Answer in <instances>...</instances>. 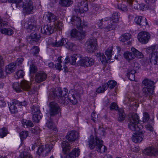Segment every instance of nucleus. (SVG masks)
Listing matches in <instances>:
<instances>
[{
  "label": "nucleus",
  "instance_id": "f257e3e1",
  "mask_svg": "<svg viewBox=\"0 0 158 158\" xmlns=\"http://www.w3.org/2000/svg\"><path fill=\"white\" fill-rule=\"evenodd\" d=\"M88 142L89 147L91 149H94L96 147V150L102 153L105 152L107 150L106 148L103 145V141L97 136L94 139L93 136L90 135Z\"/></svg>",
  "mask_w": 158,
  "mask_h": 158
},
{
  "label": "nucleus",
  "instance_id": "f03ea898",
  "mask_svg": "<svg viewBox=\"0 0 158 158\" xmlns=\"http://www.w3.org/2000/svg\"><path fill=\"white\" fill-rule=\"evenodd\" d=\"M63 94V96H61L59 99L60 102L64 105H67L69 102L72 104L75 105L77 102V100L80 98L79 93L77 91L72 90L69 91L68 97H65Z\"/></svg>",
  "mask_w": 158,
  "mask_h": 158
},
{
  "label": "nucleus",
  "instance_id": "7ed1b4c3",
  "mask_svg": "<svg viewBox=\"0 0 158 158\" xmlns=\"http://www.w3.org/2000/svg\"><path fill=\"white\" fill-rule=\"evenodd\" d=\"M139 121L137 114L136 113L132 114L131 118L129 119V128L133 131H139L143 128L142 126L139 123Z\"/></svg>",
  "mask_w": 158,
  "mask_h": 158
},
{
  "label": "nucleus",
  "instance_id": "20e7f679",
  "mask_svg": "<svg viewBox=\"0 0 158 158\" xmlns=\"http://www.w3.org/2000/svg\"><path fill=\"white\" fill-rule=\"evenodd\" d=\"M88 10V3L86 0H82L75 5L74 10L76 13H82Z\"/></svg>",
  "mask_w": 158,
  "mask_h": 158
},
{
  "label": "nucleus",
  "instance_id": "39448f33",
  "mask_svg": "<svg viewBox=\"0 0 158 158\" xmlns=\"http://www.w3.org/2000/svg\"><path fill=\"white\" fill-rule=\"evenodd\" d=\"M86 51L88 52H93L97 49L98 46L97 40L95 38L89 39L86 42Z\"/></svg>",
  "mask_w": 158,
  "mask_h": 158
},
{
  "label": "nucleus",
  "instance_id": "423d86ee",
  "mask_svg": "<svg viewBox=\"0 0 158 158\" xmlns=\"http://www.w3.org/2000/svg\"><path fill=\"white\" fill-rule=\"evenodd\" d=\"M49 110L50 116H54L59 113L60 108L57 103L51 102L49 104Z\"/></svg>",
  "mask_w": 158,
  "mask_h": 158
},
{
  "label": "nucleus",
  "instance_id": "0eeeda50",
  "mask_svg": "<svg viewBox=\"0 0 158 158\" xmlns=\"http://www.w3.org/2000/svg\"><path fill=\"white\" fill-rule=\"evenodd\" d=\"M72 24L76 26L78 28L81 29L86 26L88 23L86 22H83V23L82 24L81 20L79 17L75 16H73L71 19Z\"/></svg>",
  "mask_w": 158,
  "mask_h": 158
},
{
  "label": "nucleus",
  "instance_id": "6e6552de",
  "mask_svg": "<svg viewBox=\"0 0 158 158\" xmlns=\"http://www.w3.org/2000/svg\"><path fill=\"white\" fill-rule=\"evenodd\" d=\"M110 18H106L103 20H99L98 22V24L99 27L101 28H103L106 29V31H108L112 28V24L111 23L109 24V21Z\"/></svg>",
  "mask_w": 158,
  "mask_h": 158
},
{
  "label": "nucleus",
  "instance_id": "1a4fd4ad",
  "mask_svg": "<svg viewBox=\"0 0 158 158\" xmlns=\"http://www.w3.org/2000/svg\"><path fill=\"white\" fill-rule=\"evenodd\" d=\"M150 38V35L146 31H142L138 35V39L139 41L141 43H147Z\"/></svg>",
  "mask_w": 158,
  "mask_h": 158
},
{
  "label": "nucleus",
  "instance_id": "9d476101",
  "mask_svg": "<svg viewBox=\"0 0 158 158\" xmlns=\"http://www.w3.org/2000/svg\"><path fill=\"white\" fill-rule=\"evenodd\" d=\"M68 93V90L65 89L63 91L59 88H57L53 91L52 94L49 95L48 97L51 99H54L56 97H60L62 96V94L63 93L64 95H67Z\"/></svg>",
  "mask_w": 158,
  "mask_h": 158
},
{
  "label": "nucleus",
  "instance_id": "9b49d317",
  "mask_svg": "<svg viewBox=\"0 0 158 158\" xmlns=\"http://www.w3.org/2000/svg\"><path fill=\"white\" fill-rule=\"evenodd\" d=\"M134 133L132 137V141L135 143H137L141 142L144 136V134L143 131H137Z\"/></svg>",
  "mask_w": 158,
  "mask_h": 158
},
{
  "label": "nucleus",
  "instance_id": "f8f14e48",
  "mask_svg": "<svg viewBox=\"0 0 158 158\" xmlns=\"http://www.w3.org/2000/svg\"><path fill=\"white\" fill-rule=\"evenodd\" d=\"M56 29V27H53L52 25H47L41 27V32L44 35H49L52 33Z\"/></svg>",
  "mask_w": 158,
  "mask_h": 158
},
{
  "label": "nucleus",
  "instance_id": "ddd939ff",
  "mask_svg": "<svg viewBox=\"0 0 158 158\" xmlns=\"http://www.w3.org/2000/svg\"><path fill=\"white\" fill-rule=\"evenodd\" d=\"M70 34L73 37H77L79 39H81L85 36V32L83 31L80 32L77 29H74L71 30Z\"/></svg>",
  "mask_w": 158,
  "mask_h": 158
},
{
  "label": "nucleus",
  "instance_id": "4468645a",
  "mask_svg": "<svg viewBox=\"0 0 158 158\" xmlns=\"http://www.w3.org/2000/svg\"><path fill=\"white\" fill-rule=\"evenodd\" d=\"M132 39L131 35L129 33H125L120 37V40L124 44L130 45L131 44Z\"/></svg>",
  "mask_w": 158,
  "mask_h": 158
},
{
  "label": "nucleus",
  "instance_id": "2eb2a0df",
  "mask_svg": "<svg viewBox=\"0 0 158 158\" xmlns=\"http://www.w3.org/2000/svg\"><path fill=\"white\" fill-rule=\"evenodd\" d=\"M78 133L77 132L71 131L69 132L66 136V138L70 142L74 141L78 137Z\"/></svg>",
  "mask_w": 158,
  "mask_h": 158
},
{
  "label": "nucleus",
  "instance_id": "dca6fc26",
  "mask_svg": "<svg viewBox=\"0 0 158 158\" xmlns=\"http://www.w3.org/2000/svg\"><path fill=\"white\" fill-rule=\"evenodd\" d=\"M47 78L46 74L44 72L37 73L35 75V81L37 83H40L45 80Z\"/></svg>",
  "mask_w": 158,
  "mask_h": 158
},
{
  "label": "nucleus",
  "instance_id": "f3484780",
  "mask_svg": "<svg viewBox=\"0 0 158 158\" xmlns=\"http://www.w3.org/2000/svg\"><path fill=\"white\" fill-rule=\"evenodd\" d=\"M143 152L146 155L152 156H156L158 155V150L153 147L147 148Z\"/></svg>",
  "mask_w": 158,
  "mask_h": 158
},
{
  "label": "nucleus",
  "instance_id": "a211bd4d",
  "mask_svg": "<svg viewBox=\"0 0 158 158\" xmlns=\"http://www.w3.org/2000/svg\"><path fill=\"white\" fill-rule=\"evenodd\" d=\"M135 23L137 24L142 26H144L147 24V19L145 18L144 19H142L141 16H136L135 17Z\"/></svg>",
  "mask_w": 158,
  "mask_h": 158
},
{
  "label": "nucleus",
  "instance_id": "6ab92c4d",
  "mask_svg": "<svg viewBox=\"0 0 158 158\" xmlns=\"http://www.w3.org/2000/svg\"><path fill=\"white\" fill-rule=\"evenodd\" d=\"M31 83L27 81L23 80L20 82V86L22 90L28 91L31 88Z\"/></svg>",
  "mask_w": 158,
  "mask_h": 158
},
{
  "label": "nucleus",
  "instance_id": "aec40b11",
  "mask_svg": "<svg viewBox=\"0 0 158 158\" xmlns=\"http://www.w3.org/2000/svg\"><path fill=\"white\" fill-rule=\"evenodd\" d=\"M53 144L52 143H50L44 146L43 153L42 156H46L48 155V153L50 152L51 150L53 148Z\"/></svg>",
  "mask_w": 158,
  "mask_h": 158
},
{
  "label": "nucleus",
  "instance_id": "412c9836",
  "mask_svg": "<svg viewBox=\"0 0 158 158\" xmlns=\"http://www.w3.org/2000/svg\"><path fill=\"white\" fill-rule=\"evenodd\" d=\"M16 69V64L12 63L6 67L5 71L7 73L10 74Z\"/></svg>",
  "mask_w": 158,
  "mask_h": 158
},
{
  "label": "nucleus",
  "instance_id": "4be33fe9",
  "mask_svg": "<svg viewBox=\"0 0 158 158\" xmlns=\"http://www.w3.org/2000/svg\"><path fill=\"white\" fill-rule=\"evenodd\" d=\"M72 0H59V4L62 7H68L72 5Z\"/></svg>",
  "mask_w": 158,
  "mask_h": 158
},
{
  "label": "nucleus",
  "instance_id": "5701e85b",
  "mask_svg": "<svg viewBox=\"0 0 158 158\" xmlns=\"http://www.w3.org/2000/svg\"><path fill=\"white\" fill-rule=\"evenodd\" d=\"M154 89V88L145 87L143 88V91L144 95L150 96L153 94Z\"/></svg>",
  "mask_w": 158,
  "mask_h": 158
},
{
  "label": "nucleus",
  "instance_id": "b1692460",
  "mask_svg": "<svg viewBox=\"0 0 158 158\" xmlns=\"http://www.w3.org/2000/svg\"><path fill=\"white\" fill-rule=\"evenodd\" d=\"M40 38L41 36L39 34L35 33L30 35L27 39L30 41H32L36 42L40 40Z\"/></svg>",
  "mask_w": 158,
  "mask_h": 158
},
{
  "label": "nucleus",
  "instance_id": "393cba45",
  "mask_svg": "<svg viewBox=\"0 0 158 158\" xmlns=\"http://www.w3.org/2000/svg\"><path fill=\"white\" fill-rule=\"evenodd\" d=\"M80 55L77 54H74L72 55L71 57V59L69 62L73 65H77V61L80 58Z\"/></svg>",
  "mask_w": 158,
  "mask_h": 158
},
{
  "label": "nucleus",
  "instance_id": "a878e982",
  "mask_svg": "<svg viewBox=\"0 0 158 158\" xmlns=\"http://www.w3.org/2000/svg\"><path fill=\"white\" fill-rule=\"evenodd\" d=\"M45 15L49 22H55L57 20L56 16L51 12H48L46 13Z\"/></svg>",
  "mask_w": 158,
  "mask_h": 158
},
{
  "label": "nucleus",
  "instance_id": "bb28decb",
  "mask_svg": "<svg viewBox=\"0 0 158 158\" xmlns=\"http://www.w3.org/2000/svg\"><path fill=\"white\" fill-rule=\"evenodd\" d=\"M131 51L133 53L134 56H135L136 57L139 59L143 57L144 55L143 54L135 48H132Z\"/></svg>",
  "mask_w": 158,
  "mask_h": 158
},
{
  "label": "nucleus",
  "instance_id": "cd10ccee",
  "mask_svg": "<svg viewBox=\"0 0 158 158\" xmlns=\"http://www.w3.org/2000/svg\"><path fill=\"white\" fill-rule=\"evenodd\" d=\"M46 125L49 129L55 131H57V130L53 122L51 119L47 121Z\"/></svg>",
  "mask_w": 158,
  "mask_h": 158
},
{
  "label": "nucleus",
  "instance_id": "c85d7f7f",
  "mask_svg": "<svg viewBox=\"0 0 158 158\" xmlns=\"http://www.w3.org/2000/svg\"><path fill=\"white\" fill-rule=\"evenodd\" d=\"M61 147L63 150L64 152L69 151L70 148V146L69 142L66 141H63L61 144Z\"/></svg>",
  "mask_w": 158,
  "mask_h": 158
},
{
  "label": "nucleus",
  "instance_id": "c756f323",
  "mask_svg": "<svg viewBox=\"0 0 158 158\" xmlns=\"http://www.w3.org/2000/svg\"><path fill=\"white\" fill-rule=\"evenodd\" d=\"M143 84L148 87L154 88L153 86L154 84V82L150 79H146L142 82Z\"/></svg>",
  "mask_w": 158,
  "mask_h": 158
},
{
  "label": "nucleus",
  "instance_id": "7c9ffc66",
  "mask_svg": "<svg viewBox=\"0 0 158 158\" xmlns=\"http://www.w3.org/2000/svg\"><path fill=\"white\" fill-rule=\"evenodd\" d=\"M67 40L64 38H62L58 42L56 41V44H54L53 43H51V45L52 46H55V47H58L63 45H65V44L67 43Z\"/></svg>",
  "mask_w": 158,
  "mask_h": 158
},
{
  "label": "nucleus",
  "instance_id": "2f4dec72",
  "mask_svg": "<svg viewBox=\"0 0 158 158\" xmlns=\"http://www.w3.org/2000/svg\"><path fill=\"white\" fill-rule=\"evenodd\" d=\"M85 65L86 67L91 66L94 64V59L91 57H85Z\"/></svg>",
  "mask_w": 158,
  "mask_h": 158
},
{
  "label": "nucleus",
  "instance_id": "473e14b6",
  "mask_svg": "<svg viewBox=\"0 0 158 158\" xmlns=\"http://www.w3.org/2000/svg\"><path fill=\"white\" fill-rule=\"evenodd\" d=\"M0 32L2 34H5L8 35H11L13 34L12 30L9 28L0 27Z\"/></svg>",
  "mask_w": 158,
  "mask_h": 158
},
{
  "label": "nucleus",
  "instance_id": "72a5a7b5",
  "mask_svg": "<svg viewBox=\"0 0 158 158\" xmlns=\"http://www.w3.org/2000/svg\"><path fill=\"white\" fill-rule=\"evenodd\" d=\"M124 58L128 61L132 60L134 58V56L131 52L127 51L124 54Z\"/></svg>",
  "mask_w": 158,
  "mask_h": 158
},
{
  "label": "nucleus",
  "instance_id": "f704fd0d",
  "mask_svg": "<svg viewBox=\"0 0 158 158\" xmlns=\"http://www.w3.org/2000/svg\"><path fill=\"white\" fill-rule=\"evenodd\" d=\"M136 73V71L133 69L128 72L127 76L128 78L131 81H134L135 80V74Z\"/></svg>",
  "mask_w": 158,
  "mask_h": 158
},
{
  "label": "nucleus",
  "instance_id": "c9c22d12",
  "mask_svg": "<svg viewBox=\"0 0 158 158\" xmlns=\"http://www.w3.org/2000/svg\"><path fill=\"white\" fill-rule=\"evenodd\" d=\"M119 113L118 119L119 121H123L125 118V114L123 112V110L122 109H119L118 110Z\"/></svg>",
  "mask_w": 158,
  "mask_h": 158
},
{
  "label": "nucleus",
  "instance_id": "e433bc0d",
  "mask_svg": "<svg viewBox=\"0 0 158 158\" xmlns=\"http://www.w3.org/2000/svg\"><path fill=\"white\" fill-rule=\"evenodd\" d=\"M85 57L82 58L80 56L79 59L77 61V65L86 68Z\"/></svg>",
  "mask_w": 158,
  "mask_h": 158
},
{
  "label": "nucleus",
  "instance_id": "4c0bfd02",
  "mask_svg": "<svg viewBox=\"0 0 158 158\" xmlns=\"http://www.w3.org/2000/svg\"><path fill=\"white\" fill-rule=\"evenodd\" d=\"M119 13L118 12H114L112 15L111 19L113 23H117L119 20Z\"/></svg>",
  "mask_w": 158,
  "mask_h": 158
},
{
  "label": "nucleus",
  "instance_id": "58836bf2",
  "mask_svg": "<svg viewBox=\"0 0 158 158\" xmlns=\"http://www.w3.org/2000/svg\"><path fill=\"white\" fill-rule=\"evenodd\" d=\"M65 45L68 49L72 51L75 50L76 48V46L74 44L71 42H68V40L67 41V43L65 44Z\"/></svg>",
  "mask_w": 158,
  "mask_h": 158
},
{
  "label": "nucleus",
  "instance_id": "ea45409f",
  "mask_svg": "<svg viewBox=\"0 0 158 158\" xmlns=\"http://www.w3.org/2000/svg\"><path fill=\"white\" fill-rule=\"evenodd\" d=\"M96 56L97 57L99 58L100 61L103 64H105L106 63V57L103 54L100 53H98L97 54Z\"/></svg>",
  "mask_w": 158,
  "mask_h": 158
},
{
  "label": "nucleus",
  "instance_id": "a19ab883",
  "mask_svg": "<svg viewBox=\"0 0 158 158\" xmlns=\"http://www.w3.org/2000/svg\"><path fill=\"white\" fill-rule=\"evenodd\" d=\"M13 87L15 90L17 92H20L22 91L20 86V83L19 84L17 82H15L13 84Z\"/></svg>",
  "mask_w": 158,
  "mask_h": 158
},
{
  "label": "nucleus",
  "instance_id": "79ce46f5",
  "mask_svg": "<svg viewBox=\"0 0 158 158\" xmlns=\"http://www.w3.org/2000/svg\"><path fill=\"white\" fill-rule=\"evenodd\" d=\"M113 48V46H112L108 48L105 52V54L109 60L110 59L111 57Z\"/></svg>",
  "mask_w": 158,
  "mask_h": 158
},
{
  "label": "nucleus",
  "instance_id": "37998d69",
  "mask_svg": "<svg viewBox=\"0 0 158 158\" xmlns=\"http://www.w3.org/2000/svg\"><path fill=\"white\" fill-rule=\"evenodd\" d=\"M42 114H34L33 115V122L38 123L42 118Z\"/></svg>",
  "mask_w": 158,
  "mask_h": 158
},
{
  "label": "nucleus",
  "instance_id": "c03bdc74",
  "mask_svg": "<svg viewBox=\"0 0 158 158\" xmlns=\"http://www.w3.org/2000/svg\"><path fill=\"white\" fill-rule=\"evenodd\" d=\"M71 155H72V157L73 158L78 156L80 153L79 149L78 148L74 149L71 152Z\"/></svg>",
  "mask_w": 158,
  "mask_h": 158
},
{
  "label": "nucleus",
  "instance_id": "a18cd8bd",
  "mask_svg": "<svg viewBox=\"0 0 158 158\" xmlns=\"http://www.w3.org/2000/svg\"><path fill=\"white\" fill-rule=\"evenodd\" d=\"M24 27V28H26L27 30V31L30 32L32 31H34L35 30L36 27V26H34V25H27V23H25Z\"/></svg>",
  "mask_w": 158,
  "mask_h": 158
},
{
  "label": "nucleus",
  "instance_id": "49530a36",
  "mask_svg": "<svg viewBox=\"0 0 158 158\" xmlns=\"http://www.w3.org/2000/svg\"><path fill=\"white\" fill-rule=\"evenodd\" d=\"M145 2L148 3V8L150 9H152L154 8L155 5L154 2L156 0H145Z\"/></svg>",
  "mask_w": 158,
  "mask_h": 158
},
{
  "label": "nucleus",
  "instance_id": "de8ad7c7",
  "mask_svg": "<svg viewBox=\"0 0 158 158\" xmlns=\"http://www.w3.org/2000/svg\"><path fill=\"white\" fill-rule=\"evenodd\" d=\"M107 88V85L106 84L103 85L102 86L99 87L96 90V92L98 93H102Z\"/></svg>",
  "mask_w": 158,
  "mask_h": 158
},
{
  "label": "nucleus",
  "instance_id": "09e8293b",
  "mask_svg": "<svg viewBox=\"0 0 158 158\" xmlns=\"http://www.w3.org/2000/svg\"><path fill=\"white\" fill-rule=\"evenodd\" d=\"M117 82L116 81H114L111 80L109 81L106 85H107V88L109 87L110 89H112L115 86Z\"/></svg>",
  "mask_w": 158,
  "mask_h": 158
},
{
  "label": "nucleus",
  "instance_id": "8fccbe9b",
  "mask_svg": "<svg viewBox=\"0 0 158 158\" xmlns=\"http://www.w3.org/2000/svg\"><path fill=\"white\" fill-rule=\"evenodd\" d=\"M23 125H26L27 127H32L33 126V124L30 120L23 119L22 122Z\"/></svg>",
  "mask_w": 158,
  "mask_h": 158
},
{
  "label": "nucleus",
  "instance_id": "3c124183",
  "mask_svg": "<svg viewBox=\"0 0 158 158\" xmlns=\"http://www.w3.org/2000/svg\"><path fill=\"white\" fill-rule=\"evenodd\" d=\"M24 75V73L22 70H19L16 73L15 77L17 78H22Z\"/></svg>",
  "mask_w": 158,
  "mask_h": 158
},
{
  "label": "nucleus",
  "instance_id": "603ef678",
  "mask_svg": "<svg viewBox=\"0 0 158 158\" xmlns=\"http://www.w3.org/2000/svg\"><path fill=\"white\" fill-rule=\"evenodd\" d=\"M54 23V25L53 27H56V29L55 31H56L57 28L59 30H61L62 29V23L61 22L57 20H56Z\"/></svg>",
  "mask_w": 158,
  "mask_h": 158
},
{
  "label": "nucleus",
  "instance_id": "864d4df0",
  "mask_svg": "<svg viewBox=\"0 0 158 158\" xmlns=\"http://www.w3.org/2000/svg\"><path fill=\"white\" fill-rule=\"evenodd\" d=\"M29 70L30 73H34L37 71V69L35 64H32L30 66Z\"/></svg>",
  "mask_w": 158,
  "mask_h": 158
},
{
  "label": "nucleus",
  "instance_id": "5fc2aeb1",
  "mask_svg": "<svg viewBox=\"0 0 158 158\" xmlns=\"http://www.w3.org/2000/svg\"><path fill=\"white\" fill-rule=\"evenodd\" d=\"M7 130L6 128L3 127L0 130V137L3 138L7 134Z\"/></svg>",
  "mask_w": 158,
  "mask_h": 158
},
{
  "label": "nucleus",
  "instance_id": "6e6d98bb",
  "mask_svg": "<svg viewBox=\"0 0 158 158\" xmlns=\"http://www.w3.org/2000/svg\"><path fill=\"white\" fill-rule=\"evenodd\" d=\"M9 108L12 114H14L17 113L18 111L17 108L16 106L14 104H11Z\"/></svg>",
  "mask_w": 158,
  "mask_h": 158
},
{
  "label": "nucleus",
  "instance_id": "4d7b16f0",
  "mask_svg": "<svg viewBox=\"0 0 158 158\" xmlns=\"http://www.w3.org/2000/svg\"><path fill=\"white\" fill-rule=\"evenodd\" d=\"M22 3L23 8L33 6L32 2L31 0H26Z\"/></svg>",
  "mask_w": 158,
  "mask_h": 158
},
{
  "label": "nucleus",
  "instance_id": "13d9d810",
  "mask_svg": "<svg viewBox=\"0 0 158 158\" xmlns=\"http://www.w3.org/2000/svg\"><path fill=\"white\" fill-rule=\"evenodd\" d=\"M40 51V49L37 46H34L31 49V52L34 55L38 53Z\"/></svg>",
  "mask_w": 158,
  "mask_h": 158
},
{
  "label": "nucleus",
  "instance_id": "bf43d9fd",
  "mask_svg": "<svg viewBox=\"0 0 158 158\" xmlns=\"http://www.w3.org/2000/svg\"><path fill=\"white\" fill-rule=\"evenodd\" d=\"M4 64V62L2 57L0 56V77L3 76V71L2 70V66Z\"/></svg>",
  "mask_w": 158,
  "mask_h": 158
},
{
  "label": "nucleus",
  "instance_id": "052dcab7",
  "mask_svg": "<svg viewBox=\"0 0 158 158\" xmlns=\"http://www.w3.org/2000/svg\"><path fill=\"white\" fill-rule=\"evenodd\" d=\"M117 7L119 9L123 11H126L127 10V6L123 4H118Z\"/></svg>",
  "mask_w": 158,
  "mask_h": 158
},
{
  "label": "nucleus",
  "instance_id": "680f3d73",
  "mask_svg": "<svg viewBox=\"0 0 158 158\" xmlns=\"http://www.w3.org/2000/svg\"><path fill=\"white\" fill-rule=\"evenodd\" d=\"M24 10L27 14L31 13L33 11V6H28L23 8Z\"/></svg>",
  "mask_w": 158,
  "mask_h": 158
},
{
  "label": "nucleus",
  "instance_id": "e2e57ef3",
  "mask_svg": "<svg viewBox=\"0 0 158 158\" xmlns=\"http://www.w3.org/2000/svg\"><path fill=\"white\" fill-rule=\"evenodd\" d=\"M21 140L26 138L28 135V132L27 131H23L21 132L20 134Z\"/></svg>",
  "mask_w": 158,
  "mask_h": 158
},
{
  "label": "nucleus",
  "instance_id": "0e129e2a",
  "mask_svg": "<svg viewBox=\"0 0 158 158\" xmlns=\"http://www.w3.org/2000/svg\"><path fill=\"white\" fill-rule=\"evenodd\" d=\"M149 119V116L148 113L145 112L143 114V122H147Z\"/></svg>",
  "mask_w": 158,
  "mask_h": 158
},
{
  "label": "nucleus",
  "instance_id": "69168bd1",
  "mask_svg": "<svg viewBox=\"0 0 158 158\" xmlns=\"http://www.w3.org/2000/svg\"><path fill=\"white\" fill-rule=\"evenodd\" d=\"M21 158H32L31 155L28 152H24L21 155Z\"/></svg>",
  "mask_w": 158,
  "mask_h": 158
},
{
  "label": "nucleus",
  "instance_id": "338daca9",
  "mask_svg": "<svg viewBox=\"0 0 158 158\" xmlns=\"http://www.w3.org/2000/svg\"><path fill=\"white\" fill-rule=\"evenodd\" d=\"M36 21L33 19H29L28 21V23H27V25H34L36 26Z\"/></svg>",
  "mask_w": 158,
  "mask_h": 158
},
{
  "label": "nucleus",
  "instance_id": "774afa93",
  "mask_svg": "<svg viewBox=\"0 0 158 158\" xmlns=\"http://www.w3.org/2000/svg\"><path fill=\"white\" fill-rule=\"evenodd\" d=\"M32 112L34 114H41L40 113L39 107L38 106L33 107Z\"/></svg>",
  "mask_w": 158,
  "mask_h": 158
}]
</instances>
